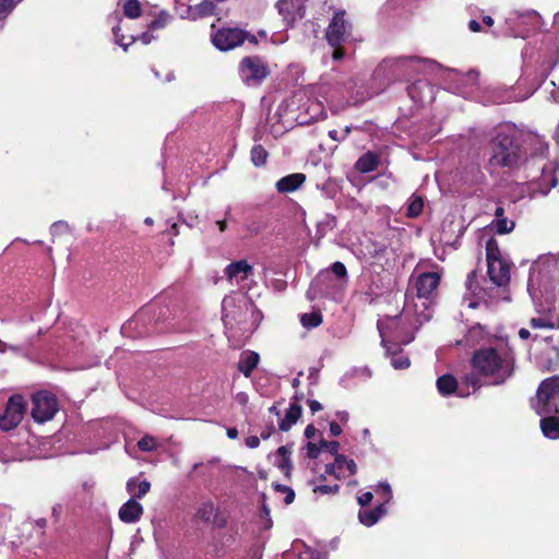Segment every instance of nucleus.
<instances>
[{"instance_id": "nucleus-1", "label": "nucleus", "mask_w": 559, "mask_h": 559, "mask_svg": "<svg viewBox=\"0 0 559 559\" xmlns=\"http://www.w3.org/2000/svg\"><path fill=\"white\" fill-rule=\"evenodd\" d=\"M473 369L485 378H491V384H503L513 373V362L502 357L493 347L480 348L474 352L471 360Z\"/></svg>"}, {"instance_id": "nucleus-2", "label": "nucleus", "mask_w": 559, "mask_h": 559, "mask_svg": "<svg viewBox=\"0 0 559 559\" xmlns=\"http://www.w3.org/2000/svg\"><path fill=\"white\" fill-rule=\"evenodd\" d=\"M492 166L514 167L521 158V145L514 133L499 131L490 143Z\"/></svg>"}, {"instance_id": "nucleus-3", "label": "nucleus", "mask_w": 559, "mask_h": 559, "mask_svg": "<svg viewBox=\"0 0 559 559\" xmlns=\"http://www.w3.org/2000/svg\"><path fill=\"white\" fill-rule=\"evenodd\" d=\"M531 407L539 416L559 415V374L540 381L535 396L530 400Z\"/></svg>"}, {"instance_id": "nucleus-4", "label": "nucleus", "mask_w": 559, "mask_h": 559, "mask_svg": "<svg viewBox=\"0 0 559 559\" xmlns=\"http://www.w3.org/2000/svg\"><path fill=\"white\" fill-rule=\"evenodd\" d=\"M345 15L346 12L344 10L336 11L325 31V39L333 48L332 59L336 62L345 58L346 51L343 45L352 36V24L346 20Z\"/></svg>"}, {"instance_id": "nucleus-5", "label": "nucleus", "mask_w": 559, "mask_h": 559, "mask_svg": "<svg viewBox=\"0 0 559 559\" xmlns=\"http://www.w3.org/2000/svg\"><path fill=\"white\" fill-rule=\"evenodd\" d=\"M421 61L425 59L418 57L388 58L379 64L377 71L388 72V79L392 81L408 80L418 72L416 63Z\"/></svg>"}, {"instance_id": "nucleus-6", "label": "nucleus", "mask_w": 559, "mask_h": 559, "mask_svg": "<svg viewBox=\"0 0 559 559\" xmlns=\"http://www.w3.org/2000/svg\"><path fill=\"white\" fill-rule=\"evenodd\" d=\"M238 73L245 84L259 85L270 75L271 71L262 57L247 56L240 60Z\"/></svg>"}, {"instance_id": "nucleus-7", "label": "nucleus", "mask_w": 559, "mask_h": 559, "mask_svg": "<svg viewBox=\"0 0 559 559\" xmlns=\"http://www.w3.org/2000/svg\"><path fill=\"white\" fill-rule=\"evenodd\" d=\"M32 403V417L37 423L51 420L59 409L57 397L47 391L34 394Z\"/></svg>"}, {"instance_id": "nucleus-8", "label": "nucleus", "mask_w": 559, "mask_h": 559, "mask_svg": "<svg viewBox=\"0 0 559 559\" xmlns=\"http://www.w3.org/2000/svg\"><path fill=\"white\" fill-rule=\"evenodd\" d=\"M246 40V31L238 27H223L212 35L213 45L221 51H229Z\"/></svg>"}, {"instance_id": "nucleus-9", "label": "nucleus", "mask_w": 559, "mask_h": 559, "mask_svg": "<svg viewBox=\"0 0 559 559\" xmlns=\"http://www.w3.org/2000/svg\"><path fill=\"white\" fill-rule=\"evenodd\" d=\"M25 406L22 395H12L8 401L4 414L0 416V429L9 431L17 427L24 417Z\"/></svg>"}, {"instance_id": "nucleus-10", "label": "nucleus", "mask_w": 559, "mask_h": 559, "mask_svg": "<svg viewBox=\"0 0 559 559\" xmlns=\"http://www.w3.org/2000/svg\"><path fill=\"white\" fill-rule=\"evenodd\" d=\"M441 276L438 272H424L416 277L415 287L418 298H429L438 288Z\"/></svg>"}, {"instance_id": "nucleus-11", "label": "nucleus", "mask_w": 559, "mask_h": 559, "mask_svg": "<svg viewBox=\"0 0 559 559\" xmlns=\"http://www.w3.org/2000/svg\"><path fill=\"white\" fill-rule=\"evenodd\" d=\"M306 0H278L276 3V8L278 13L284 17V20L294 22L296 15L302 17L304 15V3Z\"/></svg>"}, {"instance_id": "nucleus-12", "label": "nucleus", "mask_w": 559, "mask_h": 559, "mask_svg": "<svg viewBox=\"0 0 559 559\" xmlns=\"http://www.w3.org/2000/svg\"><path fill=\"white\" fill-rule=\"evenodd\" d=\"M143 511V506L135 499L130 498L120 507L118 515L123 523H135L141 520Z\"/></svg>"}, {"instance_id": "nucleus-13", "label": "nucleus", "mask_w": 559, "mask_h": 559, "mask_svg": "<svg viewBox=\"0 0 559 559\" xmlns=\"http://www.w3.org/2000/svg\"><path fill=\"white\" fill-rule=\"evenodd\" d=\"M487 273L490 281L497 286H506L510 282V265L508 262L490 263V265H487Z\"/></svg>"}, {"instance_id": "nucleus-14", "label": "nucleus", "mask_w": 559, "mask_h": 559, "mask_svg": "<svg viewBox=\"0 0 559 559\" xmlns=\"http://www.w3.org/2000/svg\"><path fill=\"white\" fill-rule=\"evenodd\" d=\"M306 181V175L301 173H295L281 178L275 187L281 193L294 192L299 189Z\"/></svg>"}, {"instance_id": "nucleus-15", "label": "nucleus", "mask_w": 559, "mask_h": 559, "mask_svg": "<svg viewBox=\"0 0 559 559\" xmlns=\"http://www.w3.org/2000/svg\"><path fill=\"white\" fill-rule=\"evenodd\" d=\"M432 86L426 80H416L407 86V93L415 103H423L426 95L432 97Z\"/></svg>"}, {"instance_id": "nucleus-16", "label": "nucleus", "mask_w": 559, "mask_h": 559, "mask_svg": "<svg viewBox=\"0 0 559 559\" xmlns=\"http://www.w3.org/2000/svg\"><path fill=\"white\" fill-rule=\"evenodd\" d=\"M380 165V156L376 152L368 151L355 163V169L360 174H368L376 170Z\"/></svg>"}, {"instance_id": "nucleus-17", "label": "nucleus", "mask_w": 559, "mask_h": 559, "mask_svg": "<svg viewBox=\"0 0 559 559\" xmlns=\"http://www.w3.org/2000/svg\"><path fill=\"white\" fill-rule=\"evenodd\" d=\"M253 272L252 265L246 260H239L228 264L225 269V275L228 280H233L240 275V280H247Z\"/></svg>"}, {"instance_id": "nucleus-18", "label": "nucleus", "mask_w": 559, "mask_h": 559, "mask_svg": "<svg viewBox=\"0 0 559 559\" xmlns=\"http://www.w3.org/2000/svg\"><path fill=\"white\" fill-rule=\"evenodd\" d=\"M543 416L539 425L544 436L552 440L559 439V416L556 414Z\"/></svg>"}, {"instance_id": "nucleus-19", "label": "nucleus", "mask_w": 559, "mask_h": 559, "mask_svg": "<svg viewBox=\"0 0 559 559\" xmlns=\"http://www.w3.org/2000/svg\"><path fill=\"white\" fill-rule=\"evenodd\" d=\"M260 361V356L257 352L243 353L238 361V370L249 378L252 371L257 368Z\"/></svg>"}, {"instance_id": "nucleus-20", "label": "nucleus", "mask_w": 559, "mask_h": 559, "mask_svg": "<svg viewBox=\"0 0 559 559\" xmlns=\"http://www.w3.org/2000/svg\"><path fill=\"white\" fill-rule=\"evenodd\" d=\"M302 407L298 403H292L286 411L285 417L278 423L281 431H288L301 417Z\"/></svg>"}, {"instance_id": "nucleus-21", "label": "nucleus", "mask_w": 559, "mask_h": 559, "mask_svg": "<svg viewBox=\"0 0 559 559\" xmlns=\"http://www.w3.org/2000/svg\"><path fill=\"white\" fill-rule=\"evenodd\" d=\"M151 489V483L146 479L139 481L136 477H132L127 481V490L132 499H142Z\"/></svg>"}, {"instance_id": "nucleus-22", "label": "nucleus", "mask_w": 559, "mask_h": 559, "mask_svg": "<svg viewBox=\"0 0 559 559\" xmlns=\"http://www.w3.org/2000/svg\"><path fill=\"white\" fill-rule=\"evenodd\" d=\"M386 512V509L383 503L377 506L372 510H361L358 513V518L361 524L365 526L374 525L381 516H383Z\"/></svg>"}, {"instance_id": "nucleus-23", "label": "nucleus", "mask_w": 559, "mask_h": 559, "mask_svg": "<svg viewBox=\"0 0 559 559\" xmlns=\"http://www.w3.org/2000/svg\"><path fill=\"white\" fill-rule=\"evenodd\" d=\"M457 388V380L450 373L443 374L437 379V389L443 396L455 393Z\"/></svg>"}, {"instance_id": "nucleus-24", "label": "nucleus", "mask_w": 559, "mask_h": 559, "mask_svg": "<svg viewBox=\"0 0 559 559\" xmlns=\"http://www.w3.org/2000/svg\"><path fill=\"white\" fill-rule=\"evenodd\" d=\"M486 260L487 265H490V263L497 264L501 262H507L506 260L502 259L499 243L497 239L493 237H490L486 242Z\"/></svg>"}, {"instance_id": "nucleus-25", "label": "nucleus", "mask_w": 559, "mask_h": 559, "mask_svg": "<svg viewBox=\"0 0 559 559\" xmlns=\"http://www.w3.org/2000/svg\"><path fill=\"white\" fill-rule=\"evenodd\" d=\"M218 512L215 504L211 500H206L198 507L195 518L204 523H210L213 516Z\"/></svg>"}, {"instance_id": "nucleus-26", "label": "nucleus", "mask_w": 559, "mask_h": 559, "mask_svg": "<svg viewBox=\"0 0 559 559\" xmlns=\"http://www.w3.org/2000/svg\"><path fill=\"white\" fill-rule=\"evenodd\" d=\"M424 210V198L418 194H412L407 201L406 216L409 218L418 217Z\"/></svg>"}, {"instance_id": "nucleus-27", "label": "nucleus", "mask_w": 559, "mask_h": 559, "mask_svg": "<svg viewBox=\"0 0 559 559\" xmlns=\"http://www.w3.org/2000/svg\"><path fill=\"white\" fill-rule=\"evenodd\" d=\"M276 453L281 456L280 462L277 463V467L286 475L289 476L290 471L293 469V463L290 461V451L287 445H281Z\"/></svg>"}, {"instance_id": "nucleus-28", "label": "nucleus", "mask_w": 559, "mask_h": 559, "mask_svg": "<svg viewBox=\"0 0 559 559\" xmlns=\"http://www.w3.org/2000/svg\"><path fill=\"white\" fill-rule=\"evenodd\" d=\"M269 157L267 151L261 144H254L250 151V159L255 167H263Z\"/></svg>"}, {"instance_id": "nucleus-29", "label": "nucleus", "mask_w": 559, "mask_h": 559, "mask_svg": "<svg viewBox=\"0 0 559 559\" xmlns=\"http://www.w3.org/2000/svg\"><path fill=\"white\" fill-rule=\"evenodd\" d=\"M554 357L550 355L543 354L539 358L538 366L542 371H552L558 367L559 361V350L557 348L552 349Z\"/></svg>"}, {"instance_id": "nucleus-30", "label": "nucleus", "mask_w": 559, "mask_h": 559, "mask_svg": "<svg viewBox=\"0 0 559 559\" xmlns=\"http://www.w3.org/2000/svg\"><path fill=\"white\" fill-rule=\"evenodd\" d=\"M323 321V317L319 311L304 313L300 317V323L306 329L318 328Z\"/></svg>"}, {"instance_id": "nucleus-31", "label": "nucleus", "mask_w": 559, "mask_h": 559, "mask_svg": "<svg viewBox=\"0 0 559 559\" xmlns=\"http://www.w3.org/2000/svg\"><path fill=\"white\" fill-rule=\"evenodd\" d=\"M123 14L129 19H138L142 14V7L139 0H127L123 4Z\"/></svg>"}, {"instance_id": "nucleus-32", "label": "nucleus", "mask_w": 559, "mask_h": 559, "mask_svg": "<svg viewBox=\"0 0 559 559\" xmlns=\"http://www.w3.org/2000/svg\"><path fill=\"white\" fill-rule=\"evenodd\" d=\"M335 461L340 472L347 469L349 476H353L357 473V465L354 460H348L345 455L337 454L335 456Z\"/></svg>"}, {"instance_id": "nucleus-33", "label": "nucleus", "mask_w": 559, "mask_h": 559, "mask_svg": "<svg viewBox=\"0 0 559 559\" xmlns=\"http://www.w3.org/2000/svg\"><path fill=\"white\" fill-rule=\"evenodd\" d=\"M491 224L495 226L496 233L499 235L509 234L515 227V223L513 221H509L507 217L495 219Z\"/></svg>"}, {"instance_id": "nucleus-34", "label": "nucleus", "mask_w": 559, "mask_h": 559, "mask_svg": "<svg viewBox=\"0 0 559 559\" xmlns=\"http://www.w3.org/2000/svg\"><path fill=\"white\" fill-rule=\"evenodd\" d=\"M171 16L167 14L166 12H160L156 19H154L147 27L152 31H158L162 28H165L167 24L170 22Z\"/></svg>"}, {"instance_id": "nucleus-35", "label": "nucleus", "mask_w": 559, "mask_h": 559, "mask_svg": "<svg viewBox=\"0 0 559 559\" xmlns=\"http://www.w3.org/2000/svg\"><path fill=\"white\" fill-rule=\"evenodd\" d=\"M272 487L275 491L283 492V495H285V498H284L285 504L293 503V501L295 500V491L293 490V488H290L286 485L278 484V483H273Z\"/></svg>"}, {"instance_id": "nucleus-36", "label": "nucleus", "mask_w": 559, "mask_h": 559, "mask_svg": "<svg viewBox=\"0 0 559 559\" xmlns=\"http://www.w3.org/2000/svg\"><path fill=\"white\" fill-rule=\"evenodd\" d=\"M157 447L156 440L152 436H144L138 441V448L142 452H151Z\"/></svg>"}, {"instance_id": "nucleus-37", "label": "nucleus", "mask_w": 559, "mask_h": 559, "mask_svg": "<svg viewBox=\"0 0 559 559\" xmlns=\"http://www.w3.org/2000/svg\"><path fill=\"white\" fill-rule=\"evenodd\" d=\"M17 3V0H0V21L5 20Z\"/></svg>"}, {"instance_id": "nucleus-38", "label": "nucleus", "mask_w": 559, "mask_h": 559, "mask_svg": "<svg viewBox=\"0 0 559 559\" xmlns=\"http://www.w3.org/2000/svg\"><path fill=\"white\" fill-rule=\"evenodd\" d=\"M391 365L394 369H406L411 366V360L407 356L393 353Z\"/></svg>"}, {"instance_id": "nucleus-39", "label": "nucleus", "mask_w": 559, "mask_h": 559, "mask_svg": "<svg viewBox=\"0 0 559 559\" xmlns=\"http://www.w3.org/2000/svg\"><path fill=\"white\" fill-rule=\"evenodd\" d=\"M530 326L533 329H554L555 324L546 318H532Z\"/></svg>"}, {"instance_id": "nucleus-40", "label": "nucleus", "mask_w": 559, "mask_h": 559, "mask_svg": "<svg viewBox=\"0 0 559 559\" xmlns=\"http://www.w3.org/2000/svg\"><path fill=\"white\" fill-rule=\"evenodd\" d=\"M479 376L480 374L478 373H468L463 377L462 381L467 386H472L473 390L476 391L481 386Z\"/></svg>"}, {"instance_id": "nucleus-41", "label": "nucleus", "mask_w": 559, "mask_h": 559, "mask_svg": "<svg viewBox=\"0 0 559 559\" xmlns=\"http://www.w3.org/2000/svg\"><path fill=\"white\" fill-rule=\"evenodd\" d=\"M331 271L340 280L347 278V269L343 262L336 261L332 263Z\"/></svg>"}, {"instance_id": "nucleus-42", "label": "nucleus", "mask_w": 559, "mask_h": 559, "mask_svg": "<svg viewBox=\"0 0 559 559\" xmlns=\"http://www.w3.org/2000/svg\"><path fill=\"white\" fill-rule=\"evenodd\" d=\"M338 490H340V486L337 484H334L332 486L319 485V486L314 487L313 492L321 493V495H331V493L334 495V493L338 492Z\"/></svg>"}, {"instance_id": "nucleus-43", "label": "nucleus", "mask_w": 559, "mask_h": 559, "mask_svg": "<svg viewBox=\"0 0 559 559\" xmlns=\"http://www.w3.org/2000/svg\"><path fill=\"white\" fill-rule=\"evenodd\" d=\"M319 444L321 449H325L331 454H334L335 456L338 454L340 443L337 441H326L321 439Z\"/></svg>"}, {"instance_id": "nucleus-44", "label": "nucleus", "mask_w": 559, "mask_h": 559, "mask_svg": "<svg viewBox=\"0 0 559 559\" xmlns=\"http://www.w3.org/2000/svg\"><path fill=\"white\" fill-rule=\"evenodd\" d=\"M306 448H307V456L309 459H311V460L318 459L320 451H321L320 445H317L316 443L309 441L307 443Z\"/></svg>"}, {"instance_id": "nucleus-45", "label": "nucleus", "mask_w": 559, "mask_h": 559, "mask_svg": "<svg viewBox=\"0 0 559 559\" xmlns=\"http://www.w3.org/2000/svg\"><path fill=\"white\" fill-rule=\"evenodd\" d=\"M200 12L203 14V15H212L214 13V10H215V5L213 2L211 1H203L200 5Z\"/></svg>"}, {"instance_id": "nucleus-46", "label": "nucleus", "mask_w": 559, "mask_h": 559, "mask_svg": "<svg viewBox=\"0 0 559 559\" xmlns=\"http://www.w3.org/2000/svg\"><path fill=\"white\" fill-rule=\"evenodd\" d=\"M378 330H379V333H380V336H381V343L384 347H386V343H388V340H386V329H388V325L385 324V322L383 321H378Z\"/></svg>"}, {"instance_id": "nucleus-47", "label": "nucleus", "mask_w": 559, "mask_h": 559, "mask_svg": "<svg viewBox=\"0 0 559 559\" xmlns=\"http://www.w3.org/2000/svg\"><path fill=\"white\" fill-rule=\"evenodd\" d=\"M373 499V495L372 492L370 491H366L364 493H361L358 498H357V501L358 503L361 506V507H366L368 506Z\"/></svg>"}, {"instance_id": "nucleus-48", "label": "nucleus", "mask_w": 559, "mask_h": 559, "mask_svg": "<svg viewBox=\"0 0 559 559\" xmlns=\"http://www.w3.org/2000/svg\"><path fill=\"white\" fill-rule=\"evenodd\" d=\"M154 32H152L148 27H147V31L146 32H143L140 36H139V39L144 44V45H148L152 43V40H154L156 37L153 35Z\"/></svg>"}, {"instance_id": "nucleus-49", "label": "nucleus", "mask_w": 559, "mask_h": 559, "mask_svg": "<svg viewBox=\"0 0 559 559\" xmlns=\"http://www.w3.org/2000/svg\"><path fill=\"white\" fill-rule=\"evenodd\" d=\"M211 522L214 524V526L218 528H223L227 525L226 519L224 516H221L218 512L213 516Z\"/></svg>"}, {"instance_id": "nucleus-50", "label": "nucleus", "mask_w": 559, "mask_h": 559, "mask_svg": "<svg viewBox=\"0 0 559 559\" xmlns=\"http://www.w3.org/2000/svg\"><path fill=\"white\" fill-rule=\"evenodd\" d=\"M307 404L311 411L312 414H316L318 413L319 411H321L323 407H322V404L317 401V400H308L307 401Z\"/></svg>"}, {"instance_id": "nucleus-51", "label": "nucleus", "mask_w": 559, "mask_h": 559, "mask_svg": "<svg viewBox=\"0 0 559 559\" xmlns=\"http://www.w3.org/2000/svg\"><path fill=\"white\" fill-rule=\"evenodd\" d=\"M336 471H338V469H337V465H336V461H335V460H334V463H332V464H326V465H325V473H326V474H329V475H333V476H335L336 478H340V477H341V475H340V473H337Z\"/></svg>"}, {"instance_id": "nucleus-52", "label": "nucleus", "mask_w": 559, "mask_h": 559, "mask_svg": "<svg viewBox=\"0 0 559 559\" xmlns=\"http://www.w3.org/2000/svg\"><path fill=\"white\" fill-rule=\"evenodd\" d=\"M260 444V438L257 436H250L246 439V445L250 449H255Z\"/></svg>"}, {"instance_id": "nucleus-53", "label": "nucleus", "mask_w": 559, "mask_h": 559, "mask_svg": "<svg viewBox=\"0 0 559 559\" xmlns=\"http://www.w3.org/2000/svg\"><path fill=\"white\" fill-rule=\"evenodd\" d=\"M329 427L331 436L337 437L342 433V428L336 421H331Z\"/></svg>"}, {"instance_id": "nucleus-54", "label": "nucleus", "mask_w": 559, "mask_h": 559, "mask_svg": "<svg viewBox=\"0 0 559 559\" xmlns=\"http://www.w3.org/2000/svg\"><path fill=\"white\" fill-rule=\"evenodd\" d=\"M275 431V427L271 424L269 425L263 431H261V439L266 440L269 439Z\"/></svg>"}, {"instance_id": "nucleus-55", "label": "nucleus", "mask_w": 559, "mask_h": 559, "mask_svg": "<svg viewBox=\"0 0 559 559\" xmlns=\"http://www.w3.org/2000/svg\"><path fill=\"white\" fill-rule=\"evenodd\" d=\"M316 432H317V429L316 427L312 425V424H309L306 428H305V437L307 439H312L314 436H316Z\"/></svg>"}, {"instance_id": "nucleus-56", "label": "nucleus", "mask_w": 559, "mask_h": 559, "mask_svg": "<svg viewBox=\"0 0 559 559\" xmlns=\"http://www.w3.org/2000/svg\"><path fill=\"white\" fill-rule=\"evenodd\" d=\"M335 416L343 424H346L349 419V414L346 411H337Z\"/></svg>"}, {"instance_id": "nucleus-57", "label": "nucleus", "mask_w": 559, "mask_h": 559, "mask_svg": "<svg viewBox=\"0 0 559 559\" xmlns=\"http://www.w3.org/2000/svg\"><path fill=\"white\" fill-rule=\"evenodd\" d=\"M468 28H469V31H471V32H473V33H478V32H480V31H481V25H480V23H479L478 21H476V20H471V21L468 22Z\"/></svg>"}, {"instance_id": "nucleus-58", "label": "nucleus", "mask_w": 559, "mask_h": 559, "mask_svg": "<svg viewBox=\"0 0 559 559\" xmlns=\"http://www.w3.org/2000/svg\"><path fill=\"white\" fill-rule=\"evenodd\" d=\"M329 138L335 142H342L345 140V136L340 135L336 130H330Z\"/></svg>"}, {"instance_id": "nucleus-59", "label": "nucleus", "mask_w": 559, "mask_h": 559, "mask_svg": "<svg viewBox=\"0 0 559 559\" xmlns=\"http://www.w3.org/2000/svg\"><path fill=\"white\" fill-rule=\"evenodd\" d=\"M519 336L521 340H528L531 336V332L527 329L522 328L519 331Z\"/></svg>"}, {"instance_id": "nucleus-60", "label": "nucleus", "mask_w": 559, "mask_h": 559, "mask_svg": "<svg viewBox=\"0 0 559 559\" xmlns=\"http://www.w3.org/2000/svg\"><path fill=\"white\" fill-rule=\"evenodd\" d=\"M495 216H496V219L506 218L504 209L502 206H497L495 210Z\"/></svg>"}, {"instance_id": "nucleus-61", "label": "nucleus", "mask_w": 559, "mask_h": 559, "mask_svg": "<svg viewBox=\"0 0 559 559\" xmlns=\"http://www.w3.org/2000/svg\"><path fill=\"white\" fill-rule=\"evenodd\" d=\"M246 40H248L252 45H257L258 44L257 37L254 35H252V34L248 33L247 31H246Z\"/></svg>"}, {"instance_id": "nucleus-62", "label": "nucleus", "mask_w": 559, "mask_h": 559, "mask_svg": "<svg viewBox=\"0 0 559 559\" xmlns=\"http://www.w3.org/2000/svg\"><path fill=\"white\" fill-rule=\"evenodd\" d=\"M216 225L218 226V229L221 233L225 231L227 228V223L225 219H219L216 222Z\"/></svg>"}, {"instance_id": "nucleus-63", "label": "nucleus", "mask_w": 559, "mask_h": 559, "mask_svg": "<svg viewBox=\"0 0 559 559\" xmlns=\"http://www.w3.org/2000/svg\"><path fill=\"white\" fill-rule=\"evenodd\" d=\"M35 523H36V526H38L41 530H45V527L47 526V520L45 518H40V519L36 520Z\"/></svg>"}, {"instance_id": "nucleus-64", "label": "nucleus", "mask_w": 559, "mask_h": 559, "mask_svg": "<svg viewBox=\"0 0 559 559\" xmlns=\"http://www.w3.org/2000/svg\"><path fill=\"white\" fill-rule=\"evenodd\" d=\"M227 436H228V438H230V439H235V438H237V436H238V430H237L236 428H229V429L227 430Z\"/></svg>"}]
</instances>
